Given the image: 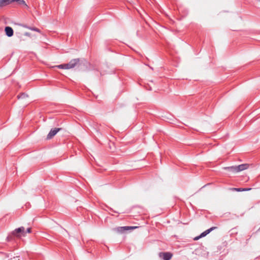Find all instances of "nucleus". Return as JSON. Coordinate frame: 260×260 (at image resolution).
I'll use <instances>...</instances> for the list:
<instances>
[{
  "instance_id": "obj_16",
  "label": "nucleus",
  "mask_w": 260,
  "mask_h": 260,
  "mask_svg": "<svg viewBox=\"0 0 260 260\" xmlns=\"http://www.w3.org/2000/svg\"><path fill=\"white\" fill-rule=\"evenodd\" d=\"M250 189H251V188H243L242 190L243 191H247V190H249Z\"/></svg>"
},
{
  "instance_id": "obj_8",
  "label": "nucleus",
  "mask_w": 260,
  "mask_h": 260,
  "mask_svg": "<svg viewBox=\"0 0 260 260\" xmlns=\"http://www.w3.org/2000/svg\"><path fill=\"white\" fill-rule=\"evenodd\" d=\"M216 228V227H212L210 229L207 230L206 231L202 233L200 236L194 237L193 240L195 241L198 240L199 239L206 236L207 234L210 233L211 231H212Z\"/></svg>"
},
{
  "instance_id": "obj_13",
  "label": "nucleus",
  "mask_w": 260,
  "mask_h": 260,
  "mask_svg": "<svg viewBox=\"0 0 260 260\" xmlns=\"http://www.w3.org/2000/svg\"><path fill=\"white\" fill-rule=\"evenodd\" d=\"M9 260H20L19 258L17 257H14L13 258H11Z\"/></svg>"
},
{
  "instance_id": "obj_9",
  "label": "nucleus",
  "mask_w": 260,
  "mask_h": 260,
  "mask_svg": "<svg viewBox=\"0 0 260 260\" xmlns=\"http://www.w3.org/2000/svg\"><path fill=\"white\" fill-rule=\"evenodd\" d=\"M5 31L6 35L9 37H12L13 35V29L10 26H6L5 28Z\"/></svg>"
},
{
  "instance_id": "obj_3",
  "label": "nucleus",
  "mask_w": 260,
  "mask_h": 260,
  "mask_svg": "<svg viewBox=\"0 0 260 260\" xmlns=\"http://www.w3.org/2000/svg\"><path fill=\"white\" fill-rule=\"evenodd\" d=\"M17 2L20 5H24L27 7L24 0H0V8L5 7L13 2Z\"/></svg>"
},
{
  "instance_id": "obj_4",
  "label": "nucleus",
  "mask_w": 260,
  "mask_h": 260,
  "mask_svg": "<svg viewBox=\"0 0 260 260\" xmlns=\"http://www.w3.org/2000/svg\"><path fill=\"white\" fill-rule=\"evenodd\" d=\"M12 234L17 238H20L21 236H25V229L23 226H21L13 231Z\"/></svg>"
},
{
  "instance_id": "obj_12",
  "label": "nucleus",
  "mask_w": 260,
  "mask_h": 260,
  "mask_svg": "<svg viewBox=\"0 0 260 260\" xmlns=\"http://www.w3.org/2000/svg\"><path fill=\"white\" fill-rule=\"evenodd\" d=\"M242 189L243 188H232V190H236L237 191H243Z\"/></svg>"
},
{
  "instance_id": "obj_15",
  "label": "nucleus",
  "mask_w": 260,
  "mask_h": 260,
  "mask_svg": "<svg viewBox=\"0 0 260 260\" xmlns=\"http://www.w3.org/2000/svg\"><path fill=\"white\" fill-rule=\"evenodd\" d=\"M27 232L28 233H31V228H29L27 229Z\"/></svg>"
},
{
  "instance_id": "obj_10",
  "label": "nucleus",
  "mask_w": 260,
  "mask_h": 260,
  "mask_svg": "<svg viewBox=\"0 0 260 260\" xmlns=\"http://www.w3.org/2000/svg\"><path fill=\"white\" fill-rule=\"evenodd\" d=\"M21 26H22V27H23L24 28H27L28 29H30L31 30L35 31L38 32L39 33H41V31L40 30V29H39V28H38L37 27H30V26H29L27 25L26 24H21Z\"/></svg>"
},
{
  "instance_id": "obj_17",
  "label": "nucleus",
  "mask_w": 260,
  "mask_h": 260,
  "mask_svg": "<svg viewBox=\"0 0 260 260\" xmlns=\"http://www.w3.org/2000/svg\"><path fill=\"white\" fill-rule=\"evenodd\" d=\"M258 1L260 2V0H258Z\"/></svg>"
},
{
  "instance_id": "obj_1",
  "label": "nucleus",
  "mask_w": 260,
  "mask_h": 260,
  "mask_svg": "<svg viewBox=\"0 0 260 260\" xmlns=\"http://www.w3.org/2000/svg\"><path fill=\"white\" fill-rule=\"evenodd\" d=\"M79 58L73 59L68 63H64L57 66V68L61 69H71L78 66L79 64Z\"/></svg>"
},
{
  "instance_id": "obj_2",
  "label": "nucleus",
  "mask_w": 260,
  "mask_h": 260,
  "mask_svg": "<svg viewBox=\"0 0 260 260\" xmlns=\"http://www.w3.org/2000/svg\"><path fill=\"white\" fill-rule=\"evenodd\" d=\"M249 167L248 164H245L239 165L238 166H231L229 167H225L224 168L225 169H228L230 171L235 172V173H238L240 171L246 170L248 169Z\"/></svg>"
},
{
  "instance_id": "obj_7",
  "label": "nucleus",
  "mask_w": 260,
  "mask_h": 260,
  "mask_svg": "<svg viewBox=\"0 0 260 260\" xmlns=\"http://www.w3.org/2000/svg\"><path fill=\"white\" fill-rule=\"evenodd\" d=\"M173 254L169 252H160L159 253V256L164 260H170Z\"/></svg>"
},
{
  "instance_id": "obj_6",
  "label": "nucleus",
  "mask_w": 260,
  "mask_h": 260,
  "mask_svg": "<svg viewBox=\"0 0 260 260\" xmlns=\"http://www.w3.org/2000/svg\"><path fill=\"white\" fill-rule=\"evenodd\" d=\"M61 129V128H54L51 129L47 136V139H51Z\"/></svg>"
},
{
  "instance_id": "obj_11",
  "label": "nucleus",
  "mask_w": 260,
  "mask_h": 260,
  "mask_svg": "<svg viewBox=\"0 0 260 260\" xmlns=\"http://www.w3.org/2000/svg\"><path fill=\"white\" fill-rule=\"evenodd\" d=\"M27 97H28V95L25 93H21L17 95V98L18 99H25Z\"/></svg>"
},
{
  "instance_id": "obj_5",
  "label": "nucleus",
  "mask_w": 260,
  "mask_h": 260,
  "mask_svg": "<svg viewBox=\"0 0 260 260\" xmlns=\"http://www.w3.org/2000/svg\"><path fill=\"white\" fill-rule=\"evenodd\" d=\"M138 228L137 226H121L118 227L115 229V230L119 233H122L124 232L125 231H127L129 230H134Z\"/></svg>"
},
{
  "instance_id": "obj_14",
  "label": "nucleus",
  "mask_w": 260,
  "mask_h": 260,
  "mask_svg": "<svg viewBox=\"0 0 260 260\" xmlns=\"http://www.w3.org/2000/svg\"><path fill=\"white\" fill-rule=\"evenodd\" d=\"M24 35L26 36L30 37V34L28 32H25Z\"/></svg>"
}]
</instances>
